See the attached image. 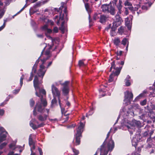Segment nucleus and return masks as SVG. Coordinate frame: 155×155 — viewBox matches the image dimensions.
Here are the masks:
<instances>
[{
    "label": "nucleus",
    "mask_w": 155,
    "mask_h": 155,
    "mask_svg": "<svg viewBox=\"0 0 155 155\" xmlns=\"http://www.w3.org/2000/svg\"><path fill=\"white\" fill-rule=\"evenodd\" d=\"M40 58V57H39L38 59L36 61L35 64L34 65L33 67L32 72H33V73L35 74L36 73V69L37 67L38 63L39 62Z\"/></svg>",
    "instance_id": "22"
},
{
    "label": "nucleus",
    "mask_w": 155,
    "mask_h": 155,
    "mask_svg": "<svg viewBox=\"0 0 155 155\" xmlns=\"http://www.w3.org/2000/svg\"><path fill=\"white\" fill-rule=\"evenodd\" d=\"M38 151L40 153V155H42V151L41 149L40 148H38Z\"/></svg>",
    "instance_id": "52"
},
{
    "label": "nucleus",
    "mask_w": 155,
    "mask_h": 155,
    "mask_svg": "<svg viewBox=\"0 0 155 155\" xmlns=\"http://www.w3.org/2000/svg\"><path fill=\"white\" fill-rule=\"evenodd\" d=\"M51 90L54 96L58 97L59 103L61 109V111L62 113L63 114L64 113V114L66 111L64 108L62 107V104L61 103V100L60 99V91H59L58 89L54 86V84L52 85Z\"/></svg>",
    "instance_id": "7"
},
{
    "label": "nucleus",
    "mask_w": 155,
    "mask_h": 155,
    "mask_svg": "<svg viewBox=\"0 0 155 155\" xmlns=\"http://www.w3.org/2000/svg\"><path fill=\"white\" fill-rule=\"evenodd\" d=\"M138 135H137L134 137H133L132 140V143L133 146L135 147L137 145V143L140 140V138H137Z\"/></svg>",
    "instance_id": "18"
},
{
    "label": "nucleus",
    "mask_w": 155,
    "mask_h": 155,
    "mask_svg": "<svg viewBox=\"0 0 155 155\" xmlns=\"http://www.w3.org/2000/svg\"><path fill=\"white\" fill-rule=\"evenodd\" d=\"M72 150L73 152L75 154V155H78V154L79 151L78 150L75 149H73Z\"/></svg>",
    "instance_id": "40"
},
{
    "label": "nucleus",
    "mask_w": 155,
    "mask_h": 155,
    "mask_svg": "<svg viewBox=\"0 0 155 155\" xmlns=\"http://www.w3.org/2000/svg\"><path fill=\"white\" fill-rule=\"evenodd\" d=\"M109 91H112L114 88V86L113 85L109 86L108 87Z\"/></svg>",
    "instance_id": "42"
},
{
    "label": "nucleus",
    "mask_w": 155,
    "mask_h": 155,
    "mask_svg": "<svg viewBox=\"0 0 155 155\" xmlns=\"http://www.w3.org/2000/svg\"><path fill=\"white\" fill-rule=\"evenodd\" d=\"M102 11L104 12L109 13L112 15L115 14V9L111 4H104L101 7Z\"/></svg>",
    "instance_id": "8"
},
{
    "label": "nucleus",
    "mask_w": 155,
    "mask_h": 155,
    "mask_svg": "<svg viewBox=\"0 0 155 155\" xmlns=\"http://www.w3.org/2000/svg\"><path fill=\"white\" fill-rule=\"evenodd\" d=\"M117 8L118 9L117 12L118 14L121 13V9L122 7V2L120 0H119L118 4L117 5Z\"/></svg>",
    "instance_id": "21"
},
{
    "label": "nucleus",
    "mask_w": 155,
    "mask_h": 155,
    "mask_svg": "<svg viewBox=\"0 0 155 155\" xmlns=\"http://www.w3.org/2000/svg\"><path fill=\"white\" fill-rule=\"evenodd\" d=\"M85 6L87 11L89 13L91 11V10L89 8V6L88 3H85Z\"/></svg>",
    "instance_id": "31"
},
{
    "label": "nucleus",
    "mask_w": 155,
    "mask_h": 155,
    "mask_svg": "<svg viewBox=\"0 0 155 155\" xmlns=\"http://www.w3.org/2000/svg\"><path fill=\"white\" fill-rule=\"evenodd\" d=\"M124 64V61H115L111 63L110 71H111L113 68V70L112 71V73L110 76L109 78L108 79L109 82H112L114 80V79H116L117 76L120 73Z\"/></svg>",
    "instance_id": "3"
},
{
    "label": "nucleus",
    "mask_w": 155,
    "mask_h": 155,
    "mask_svg": "<svg viewBox=\"0 0 155 155\" xmlns=\"http://www.w3.org/2000/svg\"><path fill=\"white\" fill-rule=\"evenodd\" d=\"M49 42L51 41L50 45H49V50H51L54 51L56 48V41L57 39L56 38H52L49 36Z\"/></svg>",
    "instance_id": "13"
},
{
    "label": "nucleus",
    "mask_w": 155,
    "mask_h": 155,
    "mask_svg": "<svg viewBox=\"0 0 155 155\" xmlns=\"http://www.w3.org/2000/svg\"><path fill=\"white\" fill-rule=\"evenodd\" d=\"M144 95L143 93H142L140 94L137 97V98H139L140 97L143 96Z\"/></svg>",
    "instance_id": "53"
},
{
    "label": "nucleus",
    "mask_w": 155,
    "mask_h": 155,
    "mask_svg": "<svg viewBox=\"0 0 155 155\" xmlns=\"http://www.w3.org/2000/svg\"><path fill=\"white\" fill-rule=\"evenodd\" d=\"M84 119L85 117L83 116L82 118L81 121L84 120ZM84 124L81 122L76 130V132L75 133L74 135L75 138L73 141V142H75V144L76 145H78L80 143V137H81V134L84 130Z\"/></svg>",
    "instance_id": "6"
},
{
    "label": "nucleus",
    "mask_w": 155,
    "mask_h": 155,
    "mask_svg": "<svg viewBox=\"0 0 155 155\" xmlns=\"http://www.w3.org/2000/svg\"><path fill=\"white\" fill-rule=\"evenodd\" d=\"M140 6L139 5H137L135 6L134 7H133L134 10L132 11H135L137 10Z\"/></svg>",
    "instance_id": "38"
},
{
    "label": "nucleus",
    "mask_w": 155,
    "mask_h": 155,
    "mask_svg": "<svg viewBox=\"0 0 155 155\" xmlns=\"http://www.w3.org/2000/svg\"><path fill=\"white\" fill-rule=\"evenodd\" d=\"M3 5V3L0 1V6H2Z\"/></svg>",
    "instance_id": "64"
},
{
    "label": "nucleus",
    "mask_w": 155,
    "mask_h": 155,
    "mask_svg": "<svg viewBox=\"0 0 155 155\" xmlns=\"http://www.w3.org/2000/svg\"><path fill=\"white\" fill-rule=\"evenodd\" d=\"M66 104L68 106H69L70 105V104L69 102L67 101V102Z\"/></svg>",
    "instance_id": "59"
},
{
    "label": "nucleus",
    "mask_w": 155,
    "mask_h": 155,
    "mask_svg": "<svg viewBox=\"0 0 155 155\" xmlns=\"http://www.w3.org/2000/svg\"><path fill=\"white\" fill-rule=\"evenodd\" d=\"M123 28L121 27L118 29V31L120 32H121L123 31Z\"/></svg>",
    "instance_id": "50"
},
{
    "label": "nucleus",
    "mask_w": 155,
    "mask_h": 155,
    "mask_svg": "<svg viewBox=\"0 0 155 155\" xmlns=\"http://www.w3.org/2000/svg\"><path fill=\"white\" fill-rule=\"evenodd\" d=\"M153 112H154V111H153L150 113L151 114H153L152 117H155L154 115H155V113L154 112V113H153Z\"/></svg>",
    "instance_id": "55"
},
{
    "label": "nucleus",
    "mask_w": 155,
    "mask_h": 155,
    "mask_svg": "<svg viewBox=\"0 0 155 155\" xmlns=\"http://www.w3.org/2000/svg\"><path fill=\"white\" fill-rule=\"evenodd\" d=\"M27 6V5H25V6H24V7L19 11V12H18V13H19L21 12H22L24 9V8H26Z\"/></svg>",
    "instance_id": "51"
},
{
    "label": "nucleus",
    "mask_w": 155,
    "mask_h": 155,
    "mask_svg": "<svg viewBox=\"0 0 155 155\" xmlns=\"http://www.w3.org/2000/svg\"><path fill=\"white\" fill-rule=\"evenodd\" d=\"M35 104V101L33 100V99H31L30 101V106L32 107H33Z\"/></svg>",
    "instance_id": "37"
},
{
    "label": "nucleus",
    "mask_w": 155,
    "mask_h": 155,
    "mask_svg": "<svg viewBox=\"0 0 155 155\" xmlns=\"http://www.w3.org/2000/svg\"><path fill=\"white\" fill-rule=\"evenodd\" d=\"M88 0H83V1L85 4L86 3V2H87L88 1Z\"/></svg>",
    "instance_id": "62"
},
{
    "label": "nucleus",
    "mask_w": 155,
    "mask_h": 155,
    "mask_svg": "<svg viewBox=\"0 0 155 155\" xmlns=\"http://www.w3.org/2000/svg\"><path fill=\"white\" fill-rule=\"evenodd\" d=\"M121 14H118L117 12V14L115 16V18L114 19V22L113 23V27L114 28H117L120 25L122 22H123V20L120 17V15Z\"/></svg>",
    "instance_id": "9"
},
{
    "label": "nucleus",
    "mask_w": 155,
    "mask_h": 155,
    "mask_svg": "<svg viewBox=\"0 0 155 155\" xmlns=\"http://www.w3.org/2000/svg\"><path fill=\"white\" fill-rule=\"evenodd\" d=\"M4 113V110L2 109H0V115L2 116Z\"/></svg>",
    "instance_id": "48"
},
{
    "label": "nucleus",
    "mask_w": 155,
    "mask_h": 155,
    "mask_svg": "<svg viewBox=\"0 0 155 155\" xmlns=\"http://www.w3.org/2000/svg\"><path fill=\"white\" fill-rule=\"evenodd\" d=\"M43 45H44L45 46V47H44V49L43 50L42 53H41V54H42V53L43 52L44 50H45V48H46V44L45 43H44L43 44ZM42 54H41V55Z\"/></svg>",
    "instance_id": "56"
},
{
    "label": "nucleus",
    "mask_w": 155,
    "mask_h": 155,
    "mask_svg": "<svg viewBox=\"0 0 155 155\" xmlns=\"http://www.w3.org/2000/svg\"><path fill=\"white\" fill-rule=\"evenodd\" d=\"M44 21L46 23L41 27L42 31L44 32L47 38L48 37V18H45Z\"/></svg>",
    "instance_id": "11"
},
{
    "label": "nucleus",
    "mask_w": 155,
    "mask_h": 155,
    "mask_svg": "<svg viewBox=\"0 0 155 155\" xmlns=\"http://www.w3.org/2000/svg\"><path fill=\"white\" fill-rule=\"evenodd\" d=\"M142 10H146L148 9V7L147 6L144 5L142 7Z\"/></svg>",
    "instance_id": "46"
},
{
    "label": "nucleus",
    "mask_w": 155,
    "mask_h": 155,
    "mask_svg": "<svg viewBox=\"0 0 155 155\" xmlns=\"http://www.w3.org/2000/svg\"><path fill=\"white\" fill-rule=\"evenodd\" d=\"M116 28H114L113 27V28H111L112 30L110 31V35L112 36H114L116 35V33L115 31Z\"/></svg>",
    "instance_id": "27"
},
{
    "label": "nucleus",
    "mask_w": 155,
    "mask_h": 155,
    "mask_svg": "<svg viewBox=\"0 0 155 155\" xmlns=\"http://www.w3.org/2000/svg\"><path fill=\"white\" fill-rule=\"evenodd\" d=\"M93 108H91L89 112L87 114L86 116L87 117L88 115H91L93 113Z\"/></svg>",
    "instance_id": "35"
},
{
    "label": "nucleus",
    "mask_w": 155,
    "mask_h": 155,
    "mask_svg": "<svg viewBox=\"0 0 155 155\" xmlns=\"http://www.w3.org/2000/svg\"><path fill=\"white\" fill-rule=\"evenodd\" d=\"M110 131L108 132L107 135L106 139L101 145L100 150L98 149L95 154L94 155H97V153L100 152V155H107L108 153V151H111L114 147V142L111 139L108 142L107 144H105L106 141L109 136Z\"/></svg>",
    "instance_id": "5"
},
{
    "label": "nucleus",
    "mask_w": 155,
    "mask_h": 155,
    "mask_svg": "<svg viewBox=\"0 0 155 155\" xmlns=\"http://www.w3.org/2000/svg\"><path fill=\"white\" fill-rule=\"evenodd\" d=\"M5 22L6 21L5 20L3 25L0 27V31L2 30L5 27Z\"/></svg>",
    "instance_id": "39"
},
{
    "label": "nucleus",
    "mask_w": 155,
    "mask_h": 155,
    "mask_svg": "<svg viewBox=\"0 0 155 155\" xmlns=\"http://www.w3.org/2000/svg\"><path fill=\"white\" fill-rule=\"evenodd\" d=\"M34 74V73H33V72H31V75L28 80L29 81H31L32 80V78L33 77Z\"/></svg>",
    "instance_id": "45"
},
{
    "label": "nucleus",
    "mask_w": 155,
    "mask_h": 155,
    "mask_svg": "<svg viewBox=\"0 0 155 155\" xmlns=\"http://www.w3.org/2000/svg\"><path fill=\"white\" fill-rule=\"evenodd\" d=\"M24 76V75H22L20 79V84L21 87L19 89L14 90L13 92V93L14 94H17L19 92V91L20 90L21 87L22 86V85L23 83V79Z\"/></svg>",
    "instance_id": "20"
},
{
    "label": "nucleus",
    "mask_w": 155,
    "mask_h": 155,
    "mask_svg": "<svg viewBox=\"0 0 155 155\" xmlns=\"http://www.w3.org/2000/svg\"><path fill=\"white\" fill-rule=\"evenodd\" d=\"M49 120L51 121H54V122H55L57 121V119H55L54 120H53L52 119H49Z\"/></svg>",
    "instance_id": "57"
},
{
    "label": "nucleus",
    "mask_w": 155,
    "mask_h": 155,
    "mask_svg": "<svg viewBox=\"0 0 155 155\" xmlns=\"http://www.w3.org/2000/svg\"><path fill=\"white\" fill-rule=\"evenodd\" d=\"M37 36L39 38H41L42 35H37Z\"/></svg>",
    "instance_id": "60"
},
{
    "label": "nucleus",
    "mask_w": 155,
    "mask_h": 155,
    "mask_svg": "<svg viewBox=\"0 0 155 155\" xmlns=\"http://www.w3.org/2000/svg\"><path fill=\"white\" fill-rule=\"evenodd\" d=\"M35 137V135L34 134H31L29 136V144L30 146H32V148H31L32 151V149L35 148V147L34 145V142L33 141V139Z\"/></svg>",
    "instance_id": "16"
},
{
    "label": "nucleus",
    "mask_w": 155,
    "mask_h": 155,
    "mask_svg": "<svg viewBox=\"0 0 155 155\" xmlns=\"http://www.w3.org/2000/svg\"><path fill=\"white\" fill-rule=\"evenodd\" d=\"M50 11H51L52 13L55 12V13L58 14L55 16L54 19L58 25L61 23V26L60 28V30L63 33L66 31L67 29L64 23L68 20V18L67 17L66 8L65 6L64 3H62L61 6L58 9L56 8H52Z\"/></svg>",
    "instance_id": "2"
},
{
    "label": "nucleus",
    "mask_w": 155,
    "mask_h": 155,
    "mask_svg": "<svg viewBox=\"0 0 155 155\" xmlns=\"http://www.w3.org/2000/svg\"><path fill=\"white\" fill-rule=\"evenodd\" d=\"M104 87L107 88V87H106V86H102L101 87V88L99 90V91L100 93H101V92H105L106 91L104 89Z\"/></svg>",
    "instance_id": "33"
},
{
    "label": "nucleus",
    "mask_w": 155,
    "mask_h": 155,
    "mask_svg": "<svg viewBox=\"0 0 155 155\" xmlns=\"http://www.w3.org/2000/svg\"><path fill=\"white\" fill-rule=\"evenodd\" d=\"M128 44H127V46L126 47V50L127 51L128 50Z\"/></svg>",
    "instance_id": "61"
},
{
    "label": "nucleus",
    "mask_w": 155,
    "mask_h": 155,
    "mask_svg": "<svg viewBox=\"0 0 155 155\" xmlns=\"http://www.w3.org/2000/svg\"><path fill=\"white\" fill-rule=\"evenodd\" d=\"M18 154H14V153L12 151H10L8 153V155H18Z\"/></svg>",
    "instance_id": "49"
},
{
    "label": "nucleus",
    "mask_w": 155,
    "mask_h": 155,
    "mask_svg": "<svg viewBox=\"0 0 155 155\" xmlns=\"http://www.w3.org/2000/svg\"><path fill=\"white\" fill-rule=\"evenodd\" d=\"M57 104V100L55 98H54L52 101L51 107H54Z\"/></svg>",
    "instance_id": "28"
},
{
    "label": "nucleus",
    "mask_w": 155,
    "mask_h": 155,
    "mask_svg": "<svg viewBox=\"0 0 155 155\" xmlns=\"http://www.w3.org/2000/svg\"><path fill=\"white\" fill-rule=\"evenodd\" d=\"M146 102L147 100L146 99H145L143 100V101L141 102L140 103V104L141 105L143 106L146 104Z\"/></svg>",
    "instance_id": "41"
},
{
    "label": "nucleus",
    "mask_w": 155,
    "mask_h": 155,
    "mask_svg": "<svg viewBox=\"0 0 155 155\" xmlns=\"http://www.w3.org/2000/svg\"><path fill=\"white\" fill-rule=\"evenodd\" d=\"M69 83V81H66L64 83L62 84V85L63 86V88L62 91L63 94L64 95H67L69 92V87L68 85Z\"/></svg>",
    "instance_id": "14"
},
{
    "label": "nucleus",
    "mask_w": 155,
    "mask_h": 155,
    "mask_svg": "<svg viewBox=\"0 0 155 155\" xmlns=\"http://www.w3.org/2000/svg\"><path fill=\"white\" fill-rule=\"evenodd\" d=\"M58 28L56 27H55L54 28L53 30L49 29V34L52 32L53 33H57L58 32Z\"/></svg>",
    "instance_id": "26"
},
{
    "label": "nucleus",
    "mask_w": 155,
    "mask_h": 155,
    "mask_svg": "<svg viewBox=\"0 0 155 155\" xmlns=\"http://www.w3.org/2000/svg\"><path fill=\"white\" fill-rule=\"evenodd\" d=\"M5 9L4 8L0 10V18H2L5 12Z\"/></svg>",
    "instance_id": "30"
},
{
    "label": "nucleus",
    "mask_w": 155,
    "mask_h": 155,
    "mask_svg": "<svg viewBox=\"0 0 155 155\" xmlns=\"http://www.w3.org/2000/svg\"><path fill=\"white\" fill-rule=\"evenodd\" d=\"M121 43L123 45H125L126 44H127L128 43V40L127 39L124 38L122 40Z\"/></svg>",
    "instance_id": "29"
},
{
    "label": "nucleus",
    "mask_w": 155,
    "mask_h": 155,
    "mask_svg": "<svg viewBox=\"0 0 155 155\" xmlns=\"http://www.w3.org/2000/svg\"><path fill=\"white\" fill-rule=\"evenodd\" d=\"M48 57H47L46 58L41 60L42 64L40 65V68L37 73V74L35 75L33 81L35 91V94L40 98L43 104L42 106L41 104L39 103L36 104L33 110V114L35 115H36L35 113L36 110L42 113H45V114H42L38 117V119L41 121L45 120L48 114V110L47 109H45V107L47 105V103L45 99L46 91L42 88L41 81L46 70V68L45 66V63Z\"/></svg>",
    "instance_id": "1"
},
{
    "label": "nucleus",
    "mask_w": 155,
    "mask_h": 155,
    "mask_svg": "<svg viewBox=\"0 0 155 155\" xmlns=\"http://www.w3.org/2000/svg\"><path fill=\"white\" fill-rule=\"evenodd\" d=\"M130 1L131 0H124V5L125 6H128V8L130 10L133 11L134 8L132 6V4L130 2Z\"/></svg>",
    "instance_id": "17"
},
{
    "label": "nucleus",
    "mask_w": 155,
    "mask_h": 155,
    "mask_svg": "<svg viewBox=\"0 0 155 155\" xmlns=\"http://www.w3.org/2000/svg\"><path fill=\"white\" fill-rule=\"evenodd\" d=\"M124 104L127 105L129 104L130 101L133 97V94L132 92L126 91L124 93Z\"/></svg>",
    "instance_id": "10"
},
{
    "label": "nucleus",
    "mask_w": 155,
    "mask_h": 155,
    "mask_svg": "<svg viewBox=\"0 0 155 155\" xmlns=\"http://www.w3.org/2000/svg\"><path fill=\"white\" fill-rule=\"evenodd\" d=\"M62 84H63V83H61V81L56 82L54 83V84L56 86H58L60 84H61V85H62Z\"/></svg>",
    "instance_id": "44"
},
{
    "label": "nucleus",
    "mask_w": 155,
    "mask_h": 155,
    "mask_svg": "<svg viewBox=\"0 0 155 155\" xmlns=\"http://www.w3.org/2000/svg\"><path fill=\"white\" fill-rule=\"evenodd\" d=\"M30 125L34 130L42 126L41 124H39L38 122L35 120H33L30 121Z\"/></svg>",
    "instance_id": "15"
},
{
    "label": "nucleus",
    "mask_w": 155,
    "mask_h": 155,
    "mask_svg": "<svg viewBox=\"0 0 155 155\" xmlns=\"http://www.w3.org/2000/svg\"><path fill=\"white\" fill-rule=\"evenodd\" d=\"M9 147L12 150H14L16 148L15 143H12L9 145Z\"/></svg>",
    "instance_id": "32"
},
{
    "label": "nucleus",
    "mask_w": 155,
    "mask_h": 155,
    "mask_svg": "<svg viewBox=\"0 0 155 155\" xmlns=\"http://www.w3.org/2000/svg\"><path fill=\"white\" fill-rule=\"evenodd\" d=\"M153 91L155 90V83L153 85Z\"/></svg>",
    "instance_id": "58"
},
{
    "label": "nucleus",
    "mask_w": 155,
    "mask_h": 155,
    "mask_svg": "<svg viewBox=\"0 0 155 155\" xmlns=\"http://www.w3.org/2000/svg\"><path fill=\"white\" fill-rule=\"evenodd\" d=\"M128 18H127L125 20V25H126L127 26V28L129 30H130L131 28V24L130 23V22L129 21H127V20H128Z\"/></svg>",
    "instance_id": "25"
},
{
    "label": "nucleus",
    "mask_w": 155,
    "mask_h": 155,
    "mask_svg": "<svg viewBox=\"0 0 155 155\" xmlns=\"http://www.w3.org/2000/svg\"><path fill=\"white\" fill-rule=\"evenodd\" d=\"M7 143L5 142L1 143L0 145V149H3L7 145Z\"/></svg>",
    "instance_id": "34"
},
{
    "label": "nucleus",
    "mask_w": 155,
    "mask_h": 155,
    "mask_svg": "<svg viewBox=\"0 0 155 155\" xmlns=\"http://www.w3.org/2000/svg\"><path fill=\"white\" fill-rule=\"evenodd\" d=\"M78 64L79 66L80 67L84 66L85 65V64H84L83 60H80L79 61Z\"/></svg>",
    "instance_id": "36"
},
{
    "label": "nucleus",
    "mask_w": 155,
    "mask_h": 155,
    "mask_svg": "<svg viewBox=\"0 0 155 155\" xmlns=\"http://www.w3.org/2000/svg\"><path fill=\"white\" fill-rule=\"evenodd\" d=\"M99 18V17L98 16V15L97 13H95L94 14V17H93V19L94 20H96L97 18Z\"/></svg>",
    "instance_id": "43"
},
{
    "label": "nucleus",
    "mask_w": 155,
    "mask_h": 155,
    "mask_svg": "<svg viewBox=\"0 0 155 155\" xmlns=\"http://www.w3.org/2000/svg\"><path fill=\"white\" fill-rule=\"evenodd\" d=\"M124 82H125V84L126 86H129L131 84V80L130 79V77L129 75H128L126 79H125Z\"/></svg>",
    "instance_id": "19"
},
{
    "label": "nucleus",
    "mask_w": 155,
    "mask_h": 155,
    "mask_svg": "<svg viewBox=\"0 0 155 155\" xmlns=\"http://www.w3.org/2000/svg\"><path fill=\"white\" fill-rule=\"evenodd\" d=\"M54 24V22L52 21L49 20V24L51 25H53Z\"/></svg>",
    "instance_id": "54"
},
{
    "label": "nucleus",
    "mask_w": 155,
    "mask_h": 155,
    "mask_svg": "<svg viewBox=\"0 0 155 155\" xmlns=\"http://www.w3.org/2000/svg\"><path fill=\"white\" fill-rule=\"evenodd\" d=\"M122 54V51H120L119 52V53H118L119 55H121Z\"/></svg>",
    "instance_id": "63"
},
{
    "label": "nucleus",
    "mask_w": 155,
    "mask_h": 155,
    "mask_svg": "<svg viewBox=\"0 0 155 155\" xmlns=\"http://www.w3.org/2000/svg\"><path fill=\"white\" fill-rule=\"evenodd\" d=\"M130 113H132L133 114V112H131V110H127L126 108V107H123L120 111V114L119 115L116 121L115 124L117 122L119 118L120 117L122 120V124L123 126H126L127 127L131 134H133L131 131H130V129L131 127H133V124H131L132 122L130 121L127 119L126 117Z\"/></svg>",
    "instance_id": "4"
},
{
    "label": "nucleus",
    "mask_w": 155,
    "mask_h": 155,
    "mask_svg": "<svg viewBox=\"0 0 155 155\" xmlns=\"http://www.w3.org/2000/svg\"><path fill=\"white\" fill-rule=\"evenodd\" d=\"M124 8L125 9L124 14L126 15H127L128 14V12L127 9V8Z\"/></svg>",
    "instance_id": "47"
},
{
    "label": "nucleus",
    "mask_w": 155,
    "mask_h": 155,
    "mask_svg": "<svg viewBox=\"0 0 155 155\" xmlns=\"http://www.w3.org/2000/svg\"><path fill=\"white\" fill-rule=\"evenodd\" d=\"M107 19V17L105 15H101L100 17V21L101 23H104Z\"/></svg>",
    "instance_id": "23"
},
{
    "label": "nucleus",
    "mask_w": 155,
    "mask_h": 155,
    "mask_svg": "<svg viewBox=\"0 0 155 155\" xmlns=\"http://www.w3.org/2000/svg\"><path fill=\"white\" fill-rule=\"evenodd\" d=\"M8 134L2 127H0V143L5 140Z\"/></svg>",
    "instance_id": "12"
},
{
    "label": "nucleus",
    "mask_w": 155,
    "mask_h": 155,
    "mask_svg": "<svg viewBox=\"0 0 155 155\" xmlns=\"http://www.w3.org/2000/svg\"><path fill=\"white\" fill-rule=\"evenodd\" d=\"M113 42L114 44L116 46L119 45L120 42V38H115L113 40Z\"/></svg>",
    "instance_id": "24"
}]
</instances>
